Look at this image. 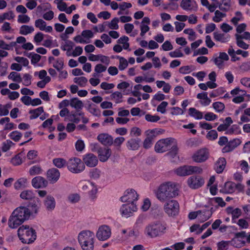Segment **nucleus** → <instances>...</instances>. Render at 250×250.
Masks as SVG:
<instances>
[{"label": "nucleus", "instance_id": "nucleus-1", "mask_svg": "<svg viewBox=\"0 0 250 250\" xmlns=\"http://www.w3.org/2000/svg\"><path fill=\"white\" fill-rule=\"evenodd\" d=\"M40 200L35 198L30 201L27 207L20 206L12 212L8 219V226L16 229L29 219L31 213H37L40 208Z\"/></svg>", "mask_w": 250, "mask_h": 250}, {"label": "nucleus", "instance_id": "nucleus-2", "mask_svg": "<svg viewBox=\"0 0 250 250\" xmlns=\"http://www.w3.org/2000/svg\"><path fill=\"white\" fill-rule=\"evenodd\" d=\"M155 193L157 199L160 202L164 203L177 196L179 190L175 183L167 182L161 184Z\"/></svg>", "mask_w": 250, "mask_h": 250}, {"label": "nucleus", "instance_id": "nucleus-3", "mask_svg": "<svg viewBox=\"0 0 250 250\" xmlns=\"http://www.w3.org/2000/svg\"><path fill=\"white\" fill-rule=\"evenodd\" d=\"M94 234L90 230H83L78 235V241L83 250H93Z\"/></svg>", "mask_w": 250, "mask_h": 250}, {"label": "nucleus", "instance_id": "nucleus-4", "mask_svg": "<svg viewBox=\"0 0 250 250\" xmlns=\"http://www.w3.org/2000/svg\"><path fill=\"white\" fill-rule=\"evenodd\" d=\"M166 229V227L160 222L151 223L146 226L144 233L148 237L155 238L164 234Z\"/></svg>", "mask_w": 250, "mask_h": 250}, {"label": "nucleus", "instance_id": "nucleus-5", "mask_svg": "<svg viewBox=\"0 0 250 250\" xmlns=\"http://www.w3.org/2000/svg\"><path fill=\"white\" fill-rule=\"evenodd\" d=\"M68 170L74 173H79L84 170L85 165L81 160L77 157L69 159L67 162Z\"/></svg>", "mask_w": 250, "mask_h": 250}, {"label": "nucleus", "instance_id": "nucleus-6", "mask_svg": "<svg viewBox=\"0 0 250 250\" xmlns=\"http://www.w3.org/2000/svg\"><path fill=\"white\" fill-rule=\"evenodd\" d=\"M165 202L164 205V210L165 213L170 217L177 215L180 209L179 204L178 201L172 199Z\"/></svg>", "mask_w": 250, "mask_h": 250}, {"label": "nucleus", "instance_id": "nucleus-7", "mask_svg": "<svg viewBox=\"0 0 250 250\" xmlns=\"http://www.w3.org/2000/svg\"><path fill=\"white\" fill-rule=\"evenodd\" d=\"M203 169L199 167L185 165L176 169V173L178 175L185 176L193 173H201Z\"/></svg>", "mask_w": 250, "mask_h": 250}, {"label": "nucleus", "instance_id": "nucleus-8", "mask_svg": "<svg viewBox=\"0 0 250 250\" xmlns=\"http://www.w3.org/2000/svg\"><path fill=\"white\" fill-rule=\"evenodd\" d=\"M174 140L172 138H166L160 140L155 145V150L158 153H162L166 151L171 143Z\"/></svg>", "mask_w": 250, "mask_h": 250}, {"label": "nucleus", "instance_id": "nucleus-9", "mask_svg": "<svg viewBox=\"0 0 250 250\" xmlns=\"http://www.w3.org/2000/svg\"><path fill=\"white\" fill-rule=\"evenodd\" d=\"M208 149L204 148L195 152L192 156V160L196 163H203L205 162L209 157Z\"/></svg>", "mask_w": 250, "mask_h": 250}, {"label": "nucleus", "instance_id": "nucleus-10", "mask_svg": "<svg viewBox=\"0 0 250 250\" xmlns=\"http://www.w3.org/2000/svg\"><path fill=\"white\" fill-rule=\"evenodd\" d=\"M111 229L107 225L100 226L96 233V236L100 241H105L111 236Z\"/></svg>", "mask_w": 250, "mask_h": 250}, {"label": "nucleus", "instance_id": "nucleus-11", "mask_svg": "<svg viewBox=\"0 0 250 250\" xmlns=\"http://www.w3.org/2000/svg\"><path fill=\"white\" fill-rule=\"evenodd\" d=\"M138 195L136 191L133 189L126 190L124 195L121 197V201L122 202L127 203L135 204V202L138 200Z\"/></svg>", "mask_w": 250, "mask_h": 250}, {"label": "nucleus", "instance_id": "nucleus-12", "mask_svg": "<svg viewBox=\"0 0 250 250\" xmlns=\"http://www.w3.org/2000/svg\"><path fill=\"white\" fill-rule=\"evenodd\" d=\"M136 204L126 203L122 205L120 211L123 216L128 217L134 211L137 210Z\"/></svg>", "mask_w": 250, "mask_h": 250}, {"label": "nucleus", "instance_id": "nucleus-13", "mask_svg": "<svg viewBox=\"0 0 250 250\" xmlns=\"http://www.w3.org/2000/svg\"><path fill=\"white\" fill-rule=\"evenodd\" d=\"M204 180L199 176H191L188 180V183L190 188L197 189L202 187L204 184Z\"/></svg>", "mask_w": 250, "mask_h": 250}, {"label": "nucleus", "instance_id": "nucleus-14", "mask_svg": "<svg viewBox=\"0 0 250 250\" xmlns=\"http://www.w3.org/2000/svg\"><path fill=\"white\" fill-rule=\"evenodd\" d=\"M37 235L35 229L30 228V229L26 231V234L24 237H21L20 240L23 243L30 244L33 243L36 239Z\"/></svg>", "mask_w": 250, "mask_h": 250}, {"label": "nucleus", "instance_id": "nucleus-15", "mask_svg": "<svg viewBox=\"0 0 250 250\" xmlns=\"http://www.w3.org/2000/svg\"><path fill=\"white\" fill-rule=\"evenodd\" d=\"M46 177L51 183H55L60 177V171L56 168H50L47 171Z\"/></svg>", "mask_w": 250, "mask_h": 250}, {"label": "nucleus", "instance_id": "nucleus-16", "mask_svg": "<svg viewBox=\"0 0 250 250\" xmlns=\"http://www.w3.org/2000/svg\"><path fill=\"white\" fill-rule=\"evenodd\" d=\"M83 161L88 167H95L98 162L97 157L92 153H88L83 156Z\"/></svg>", "mask_w": 250, "mask_h": 250}, {"label": "nucleus", "instance_id": "nucleus-17", "mask_svg": "<svg viewBox=\"0 0 250 250\" xmlns=\"http://www.w3.org/2000/svg\"><path fill=\"white\" fill-rule=\"evenodd\" d=\"M241 143V141L239 139H234L228 142L227 145L222 148V151L223 153L231 152L240 145Z\"/></svg>", "mask_w": 250, "mask_h": 250}, {"label": "nucleus", "instance_id": "nucleus-18", "mask_svg": "<svg viewBox=\"0 0 250 250\" xmlns=\"http://www.w3.org/2000/svg\"><path fill=\"white\" fill-rule=\"evenodd\" d=\"M98 140L105 146H111L113 144V138L107 133H101L97 136Z\"/></svg>", "mask_w": 250, "mask_h": 250}, {"label": "nucleus", "instance_id": "nucleus-19", "mask_svg": "<svg viewBox=\"0 0 250 250\" xmlns=\"http://www.w3.org/2000/svg\"><path fill=\"white\" fill-rule=\"evenodd\" d=\"M141 142V140L139 138H131L126 141V146L128 150H137L140 147Z\"/></svg>", "mask_w": 250, "mask_h": 250}, {"label": "nucleus", "instance_id": "nucleus-20", "mask_svg": "<svg viewBox=\"0 0 250 250\" xmlns=\"http://www.w3.org/2000/svg\"><path fill=\"white\" fill-rule=\"evenodd\" d=\"M97 153L100 161L102 162H106L111 156V150L108 147H101V148H98Z\"/></svg>", "mask_w": 250, "mask_h": 250}, {"label": "nucleus", "instance_id": "nucleus-21", "mask_svg": "<svg viewBox=\"0 0 250 250\" xmlns=\"http://www.w3.org/2000/svg\"><path fill=\"white\" fill-rule=\"evenodd\" d=\"M47 185L48 182L42 176H36L32 180V185L36 188H45Z\"/></svg>", "mask_w": 250, "mask_h": 250}, {"label": "nucleus", "instance_id": "nucleus-22", "mask_svg": "<svg viewBox=\"0 0 250 250\" xmlns=\"http://www.w3.org/2000/svg\"><path fill=\"white\" fill-rule=\"evenodd\" d=\"M43 204L47 211H52L56 206L55 198L50 195H47L43 201Z\"/></svg>", "mask_w": 250, "mask_h": 250}, {"label": "nucleus", "instance_id": "nucleus-23", "mask_svg": "<svg viewBox=\"0 0 250 250\" xmlns=\"http://www.w3.org/2000/svg\"><path fill=\"white\" fill-rule=\"evenodd\" d=\"M197 212L199 213L198 220L201 223H203L209 218H210L212 214V211H209L207 209H204L202 210H198Z\"/></svg>", "mask_w": 250, "mask_h": 250}, {"label": "nucleus", "instance_id": "nucleus-24", "mask_svg": "<svg viewBox=\"0 0 250 250\" xmlns=\"http://www.w3.org/2000/svg\"><path fill=\"white\" fill-rule=\"evenodd\" d=\"M226 165L225 158L221 157L218 159L215 164L214 168L217 173H221L223 172Z\"/></svg>", "mask_w": 250, "mask_h": 250}, {"label": "nucleus", "instance_id": "nucleus-25", "mask_svg": "<svg viewBox=\"0 0 250 250\" xmlns=\"http://www.w3.org/2000/svg\"><path fill=\"white\" fill-rule=\"evenodd\" d=\"M196 2L191 0H182L180 4V6L185 10H191L194 6L196 7Z\"/></svg>", "mask_w": 250, "mask_h": 250}, {"label": "nucleus", "instance_id": "nucleus-26", "mask_svg": "<svg viewBox=\"0 0 250 250\" xmlns=\"http://www.w3.org/2000/svg\"><path fill=\"white\" fill-rule=\"evenodd\" d=\"M214 39L218 42H220L223 43L228 42L230 39L229 35H226L224 33H220L218 32L213 33Z\"/></svg>", "mask_w": 250, "mask_h": 250}, {"label": "nucleus", "instance_id": "nucleus-27", "mask_svg": "<svg viewBox=\"0 0 250 250\" xmlns=\"http://www.w3.org/2000/svg\"><path fill=\"white\" fill-rule=\"evenodd\" d=\"M70 105L76 110H82L83 104L78 98H73L70 100Z\"/></svg>", "mask_w": 250, "mask_h": 250}, {"label": "nucleus", "instance_id": "nucleus-28", "mask_svg": "<svg viewBox=\"0 0 250 250\" xmlns=\"http://www.w3.org/2000/svg\"><path fill=\"white\" fill-rule=\"evenodd\" d=\"M188 114L190 116L197 120L202 119L203 118V113L194 107L189 108Z\"/></svg>", "mask_w": 250, "mask_h": 250}, {"label": "nucleus", "instance_id": "nucleus-29", "mask_svg": "<svg viewBox=\"0 0 250 250\" xmlns=\"http://www.w3.org/2000/svg\"><path fill=\"white\" fill-rule=\"evenodd\" d=\"M21 198L24 200L31 201L35 198V194L32 191L26 190L22 191L20 194Z\"/></svg>", "mask_w": 250, "mask_h": 250}, {"label": "nucleus", "instance_id": "nucleus-30", "mask_svg": "<svg viewBox=\"0 0 250 250\" xmlns=\"http://www.w3.org/2000/svg\"><path fill=\"white\" fill-rule=\"evenodd\" d=\"M44 112L42 106H40L36 109L30 110L29 113L31 114L30 119L33 120L37 118L40 115Z\"/></svg>", "mask_w": 250, "mask_h": 250}, {"label": "nucleus", "instance_id": "nucleus-31", "mask_svg": "<svg viewBox=\"0 0 250 250\" xmlns=\"http://www.w3.org/2000/svg\"><path fill=\"white\" fill-rule=\"evenodd\" d=\"M88 104L86 107L88 111L93 115L97 117H100L101 115V110L95 107L94 106L95 105L92 103H90L89 101H88Z\"/></svg>", "mask_w": 250, "mask_h": 250}, {"label": "nucleus", "instance_id": "nucleus-32", "mask_svg": "<svg viewBox=\"0 0 250 250\" xmlns=\"http://www.w3.org/2000/svg\"><path fill=\"white\" fill-rule=\"evenodd\" d=\"M53 164L58 168H61L65 166H67V162L66 160L62 158H57L53 159Z\"/></svg>", "mask_w": 250, "mask_h": 250}, {"label": "nucleus", "instance_id": "nucleus-33", "mask_svg": "<svg viewBox=\"0 0 250 250\" xmlns=\"http://www.w3.org/2000/svg\"><path fill=\"white\" fill-rule=\"evenodd\" d=\"M34 31V28L33 26L23 25L20 28V34L23 35H26L28 34L31 33Z\"/></svg>", "mask_w": 250, "mask_h": 250}, {"label": "nucleus", "instance_id": "nucleus-34", "mask_svg": "<svg viewBox=\"0 0 250 250\" xmlns=\"http://www.w3.org/2000/svg\"><path fill=\"white\" fill-rule=\"evenodd\" d=\"M27 185V179L25 178H21L18 179L14 184V188L16 189H19L21 188H25Z\"/></svg>", "mask_w": 250, "mask_h": 250}, {"label": "nucleus", "instance_id": "nucleus-35", "mask_svg": "<svg viewBox=\"0 0 250 250\" xmlns=\"http://www.w3.org/2000/svg\"><path fill=\"white\" fill-rule=\"evenodd\" d=\"M229 245L232 246L235 248H241L245 244V241H242L239 239H236L235 237L231 240L228 241Z\"/></svg>", "mask_w": 250, "mask_h": 250}, {"label": "nucleus", "instance_id": "nucleus-36", "mask_svg": "<svg viewBox=\"0 0 250 250\" xmlns=\"http://www.w3.org/2000/svg\"><path fill=\"white\" fill-rule=\"evenodd\" d=\"M235 183L232 182H226L225 184L224 192L229 193L233 192L234 191Z\"/></svg>", "mask_w": 250, "mask_h": 250}, {"label": "nucleus", "instance_id": "nucleus-37", "mask_svg": "<svg viewBox=\"0 0 250 250\" xmlns=\"http://www.w3.org/2000/svg\"><path fill=\"white\" fill-rule=\"evenodd\" d=\"M30 229V228L29 226L23 225L21 226L18 230V235L19 239H20L22 236L24 237L26 234V231L29 230Z\"/></svg>", "mask_w": 250, "mask_h": 250}, {"label": "nucleus", "instance_id": "nucleus-38", "mask_svg": "<svg viewBox=\"0 0 250 250\" xmlns=\"http://www.w3.org/2000/svg\"><path fill=\"white\" fill-rule=\"evenodd\" d=\"M218 204V205L221 207H224L226 206V204L224 201L223 199L221 197H214L212 198L209 200V203L211 205H213V203Z\"/></svg>", "mask_w": 250, "mask_h": 250}, {"label": "nucleus", "instance_id": "nucleus-39", "mask_svg": "<svg viewBox=\"0 0 250 250\" xmlns=\"http://www.w3.org/2000/svg\"><path fill=\"white\" fill-rule=\"evenodd\" d=\"M8 78L15 82L21 83L22 81L20 74L14 71L11 72L10 73L8 76Z\"/></svg>", "mask_w": 250, "mask_h": 250}, {"label": "nucleus", "instance_id": "nucleus-40", "mask_svg": "<svg viewBox=\"0 0 250 250\" xmlns=\"http://www.w3.org/2000/svg\"><path fill=\"white\" fill-rule=\"evenodd\" d=\"M212 107L216 112L220 113L223 112L225 106L223 103L216 102L213 103Z\"/></svg>", "mask_w": 250, "mask_h": 250}, {"label": "nucleus", "instance_id": "nucleus-41", "mask_svg": "<svg viewBox=\"0 0 250 250\" xmlns=\"http://www.w3.org/2000/svg\"><path fill=\"white\" fill-rule=\"evenodd\" d=\"M215 16L213 17L212 20L215 22H219L222 21V18L225 17L226 14L221 12L219 10H216L215 11Z\"/></svg>", "mask_w": 250, "mask_h": 250}, {"label": "nucleus", "instance_id": "nucleus-42", "mask_svg": "<svg viewBox=\"0 0 250 250\" xmlns=\"http://www.w3.org/2000/svg\"><path fill=\"white\" fill-rule=\"evenodd\" d=\"M160 131L157 128L151 130H147L146 131L147 137L153 140V139L159 134Z\"/></svg>", "mask_w": 250, "mask_h": 250}, {"label": "nucleus", "instance_id": "nucleus-43", "mask_svg": "<svg viewBox=\"0 0 250 250\" xmlns=\"http://www.w3.org/2000/svg\"><path fill=\"white\" fill-rule=\"evenodd\" d=\"M117 58L119 59V69L120 70H124L128 66V62L127 60L124 57L120 56H117Z\"/></svg>", "mask_w": 250, "mask_h": 250}, {"label": "nucleus", "instance_id": "nucleus-44", "mask_svg": "<svg viewBox=\"0 0 250 250\" xmlns=\"http://www.w3.org/2000/svg\"><path fill=\"white\" fill-rule=\"evenodd\" d=\"M93 184V183L89 181H83L80 182L79 185L82 187L83 190L86 191L91 188Z\"/></svg>", "mask_w": 250, "mask_h": 250}, {"label": "nucleus", "instance_id": "nucleus-45", "mask_svg": "<svg viewBox=\"0 0 250 250\" xmlns=\"http://www.w3.org/2000/svg\"><path fill=\"white\" fill-rule=\"evenodd\" d=\"M21 133L18 131H14L9 134V137L11 139L15 142H18L22 137Z\"/></svg>", "mask_w": 250, "mask_h": 250}, {"label": "nucleus", "instance_id": "nucleus-46", "mask_svg": "<svg viewBox=\"0 0 250 250\" xmlns=\"http://www.w3.org/2000/svg\"><path fill=\"white\" fill-rule=\"evenodd\" d=\"M242 214L241 210L239 208H236L232 211V222L233 223H236V220Z\"/></svg>", "mask_w": 250, "mask_h": 250}, {"label": "nucleus", "instance_id": "nucleus-47", "mask_svg": "<svg viewBox=\"0 0 250 250\" xmlns=\"http://www.w3.org/2000/svg\"><path fill=\"white\" fill-rule=\"evenodd\" d=\"M2 145V151L5 152L9 150L13 145H14V143L10 140H7L5 142H3Z\"/></svg>", "mask_w": 250, "mask_h": 250}, {"label": "nucleus", "instance_id": "nucleus-48", "mask_svg": "<svg viewBox=\"0 0 250 250\" xmlns=\"http://www.w3.org/2000/svg\"><path fill=\"white\" fill-rule=\"evenodd\" d=\"M35 25L42 31H44L46 23L42 19H38L35 21Z\"/></svg>", "mask_w": 250, "mask_h": 250}, {"label": "nucleus", "instance_id": "nucleus-49", "mask_svg": "<svg viewBox=\"0 0 250 250\" xmlns=\"http://www.w3.org/2000/svg\"><path fill=\"white\" fill-rule=\"evenodd\" d=\"M142 134L141 129L138 127H133L131 128L130 131V136L131 137H138Z\"/></svg>", "mask_w": 250, "mask_h": 250}, {"label": "nucleus", "instance_id": "nucleus-50", "mask_svg": "<svg viewBox=\"0 0 250 250\" xmlns=\"http://www.w3.org/2000/svg\"><path fill=\"white\" fill-rule=\"evenodd\" d=\"M64 61L63 58H59L56 61L55 64H53V67L56 69L58 71H60L63 68Z\"/></svg>", "mask_w": 250, "mask_h": 250}, {"label": "nucleus", "instance_id": "nucleus-51", "mask_svg": "<svg viewBox=\"0 0 250 250\" xmlns=\"http://www.w3.org/2000/svg\"><path fill=\"white\" fill-rule=\"evenodd\" d=\"M42 171V168L40 166H34L30 168L29 170V174L30 175L33 176L40 174Z\"/></svg>", "mask_w": 250, "mask_h": 250}, {"label": "nucleus", "instance_id": "nucleus-52", "mask_svg": "<svg viewBox=\"0 0 250 250\" xmlns=\"http://www.w3.org/2000/svg\"><path fill=\"white\" fill-rule=\"evenodd\" d=\"M80 195L77 193L71 194L68 196V200L71 203H76L79 201Z\"/></svg>", "mask_w": 250, "mask_h": 250}, {"label": "nucleus", "instance_id": "nucleus-53", "mask_svg": "<svg viewBox=\"0 0 250 250\" xmlns=\"http://www.w3.org/2000/svg\"><path fill=\"white\" fill-rule=\"evenodd\" d=\"M145 119L147 122L155 123L158 121L160 119V118L158 115H152L151 114H147L145 116Z\"/></svg>", "mask_w": 250, "mask_h": 250}, {"label": "nucleus", "instance_id": "nucleus-54", "mask_svg": "<svg viewBox=\"0 0 250 250\" xmlns=\"http://www.w3.org/2000/svg\"><path fill=\"white\" fill-rule=\"evenodd\" d=\"M204 119L208 121H213L217 119L218 116L213 112H208L205 114Z\"/></svg>", "mask_w": 250, "mask_h": 250}, {"label": "nucleus", "instance_id": "nucleus-55", "mask_svg": "<svg viewBox=\"0 0 250 250\" xmlns=\"http://www.w3.org/2000/svg\"><path fill=\"white\" fill-rule=\"evenodd\" d=\"M89 190L88 194L90 198L93 200L95 199L96 198V194L98 190L96 186L93 184L92 187H91V188H90Z\"/></svg>", "mask_w": 250, "mask_h": 250}, {"label": "nucleus", "instance_id": "nucleus-56", "mask_svg": "<svg viewBox=\"0 0 250 250\" xmlns=\"http://www.w3.org/2000/svg\"><path fill=\"white\" fill-rule=\"evenodd\" d=\"M229 243L228 241H222L217 243V250H227Z\"/></svg>", "mask_w": 250, "mask_h": 250}, {"label": "nucleus", "instance_id": "nucleus-57", "mask_svg": "<svg viewBox=\"0 0 250 250\" xmlns=\"http://www.w3.org/2000/svg\"><path fill=\"white\" fill-rule=\"evenodd\" d=\"M218 133L215 130H211L208 132L206 137L209 140H215L217 138Z\"/></svg>", "mask_w": 250, "mask_h": 250}, {"label": "nucleus", "instance_id": "nucleus-58", "mask_svg": "<svg viewBox=\"0 0 250 250\" xmlns=\"http://www.w3.org/2000/svg\"><path fill=\"white\" fill-rule=\"evenodd\" d=\"M236 223L242 229H248L249 226V223L244 219H240Z\"/></svg>", "mask_w": 250, "mask_h": 250}, {"label": "nucleus", "instance_id": "nucleus-59", "mask_svg": "<svg viewBox=\"0 0 250 250\" xmlns=\"http://www.w3.org/2000/svg\"><path fill=\"white\" fill-rule=\"evenodd\" d=\"M168 105V103L167 102L163 101L162 102L157 108V111L158 112H161L162 114H164L166 112V108Z\"/></svg>", "mask_w": 250, "mask_h": 250}, {"label": "nucleus", "instance_id": "nucleus-60", "mask_svg": "<svg viewBox=\"0 0 250 250\" xmlns=\"http://www.w3.org/2000/svg\"><path fill=\"white\" fill-rule=\"evenodd\" d=\"M119 22V19L117 18H114L111 20L110 22L108 24V27L111 29H118L119 26L118 22Z\"/></svg>", "mask_w": 250, "mask_h": 250}, {"label": "nucleus", "instance_id": "nucleus-61", "mask_svg": "<svg viewBox=\"0 0 250 250\" xmlns=\"http://www.w3.org/2000/svg\"><path fill=\"white\" fill-rule=\"evenodd\" d=\"M125 139L123 137H118L113 140V145L116 147H120L122 144L125 141Z\"/></svg>", "mask_w": 250, "mask_h": 250}, {"label": "nucleus", "instance_id": "nucleus-62", "mask_svg": "<svg viewBox=\"0 0 250 250\" xmlns=\"http://www.w3.org/2000/svg\"><path fill=\"white\" fill-rule=\"evenodd\" d=\"M30 18L26 15H20L18 16V21L19 23H25L30 21Z\"/></svg>", "mask_w": 250, "mask_h": 250}, {"label": "nucleus", "instance_id": "nucleus-63", "mask_svg": "<svg viewBox=\"0 0 250 250\" xmlns=\"http://www.w3.org/2000/svg\"><path fill=\"white\" fill-rule=\"evenodd\" d=\"M41 56L38 54H36L34 52H32V56L31 57V62L33 64H35L37 62H38L41 60Z\"/></svg>", "mask_w": 250, "mask_h": 250}, {"label": "nucleus", "instance_id": "nucleus-64", "mask_svg": "<svg viewBox=\"0 0 250 250\" xmlns=\"http://www.w3.org/2000/svg\"><path fill=\"white\" fill-rule=\"evenodd\" d=\"M11 163L14 166H19L22 163L21 158L20 156V154L16 155L11 159Z\"/></svg>", "mask_w": 250, "mask_h": 250}]
</instances>
